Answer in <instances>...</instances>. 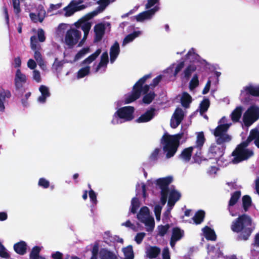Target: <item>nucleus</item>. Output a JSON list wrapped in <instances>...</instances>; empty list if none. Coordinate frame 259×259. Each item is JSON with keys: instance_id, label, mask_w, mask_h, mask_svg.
I'll return each mask as SVG.
<instances>
[{"instance_id": "f257e3e1", "label": "nucleus", "mask_w": 259, "mask_h": 259, "mask_svg": "<svg viewBox=\"0 0 259 259\" xmlns=\"http://www.w3.org/2000/svg\"><path fill=\"white\" fill-rule=\"evenodd\" d=\"M251 218L247 214L239 215L231 225V230L235 233H240L237 237L238 240H247L253 231L251 228Z\"/></svg>"}, {"instance_id": "f03ea898", "label": "nucleus", "mask_w": 259, "mask_h": 259, "mask_svg": "<svg viewBox=\"0 0 259 259\" xmlns=\"http://www.w3.org/2000/svg\"><path fill=\"white\" fill-rule=\"evenodd\" d=\"M183 135V133L173 135H170L167 133L163 134L161 139V143L163 145V151L166 153V158H170L175 155Z\"/></svg>"}, {"instance_id": "7ed1b4c3", "label": "nucleus", "mask_w": 259, "mask_h": 259, "mask_svg": "<svg viewBox=\"0 0 259 259\" xmlns=\"http://www.w3.org/2000/svg\"><path fill=\"white\" fill-rule=\"evenodd\" d=\"M152 77V73L146 74L140 78L133 85L132 91L129 93L125 98V102L126 104L131 103L138 99L142 93L143 94L149 93L151 84H145L146 80Z\"/></svg>"}, {"instance_id": "20e7f679", "label": "nucleus", "mask_w": 259, "mask_h": 259, "mask_svg": "<svg viewBox=\"0 0 259 259\" xmlns=\"http://www.w3.org/2000/svg\"><path fill=\"white\" fill-rule=\"evenodd\" d=\"M249 144L246 140L236 146L232 153V156L234 157L232 161L234 164H237L247 160L253 156V151L247 148Z\"/></svg>"}, {"instance_id": "39448f33", "label": "nucleus", "mask_w": 259, "mask_h": 259, "mask_svg": "<svg viewBox=\"0 0 259 259\" xmlns=\"http://www.w3.org/2000/svg\"><path fill=\"white\" fill-rule=\"evenodd\" d=\"M205 141V139L203 133L202 132H199L197 136L196 144L193 146V147H195V149H197L196 153L193 156L194 163L200 164L202 161H206L208 160V159L203 156L201 151L202 147Z\"/></svg>"}, {"instance_id": "423d86ee", "label": "nucleus", "mask_w": 259, "mask_h": 259, "mask_svg": "<svg viewBox=\"0 0 259 259\" xmlns=\"http://www.w3.org/2000/svg\"><path fill=\"white\" fill-rule=\"evenodd\" d=\"M81 36V32L75 28H70L66 31L64 42L69 48H73L76 45Z\"/></svg>"}, {"instance_id": "0eeeda50", "label": "nucleus", "mask_w": 259, "mask_h": 259, "mask_svg": "<svg viewBox=\"0 0 259 259\" xmlns=\"http://www.w3.org/2000/svg\"><path fill=\"white\" fill-rule=\"evenodd\" d=\"M259 118V107L255 105L250 106L244 113L243 121L246 125H250Z\"/></svg>"}, {"instance_id": "6e6552de", "label": "nucleus", "mask_w": 259, "mask_h": 259, "mask_svg": "<svg viewBox=\"0 0 259 259\" xmlns=\"http://www.w3.org/2000/svg\"><path fill=\"white\" fill-rule=\"evenodd\" d=\"M135 108L133 106H125L118 109L115 113L117 117L124 122L132 121L134 118Z\"/></svg>"}, {"instance_id": "1a4fd4ad", "label": "nucleus", "mask_w": 259, "mask_h": 259, "mask_svg": "<svg viewBox=\"0 0 259 259\" xmlns=\"http://www.w3.org/2000/svg\"><path fill=\"white\" fill-rule=\"evenodd\" d=\"M226 146L212 144L208 150L207 156L209 159H215L217 160L219 159L224 155Z\"/></svg>"}, {"instance_id": "9d476101", "label": "nucleus", "mask_w": 259, "mask_h": 259, "mask_svg": "<svg viewBox=\"0 0 259 259\" xmlns=\"http://www.w3.org/2000/svg\"><path fill=\"white\" fill-rule=\"evenodd\" d=\"M159 8L157 6H155L154 8L142 12L134 16L137 22H143L146 20H149L152 18L155 13L157 12Z\"/></svg>"}, {"instance_id": "9b49d317", "label": "nucleus", "mask_w": 259, "mask_h": 259, "mask_svg": "<svg viewBox=\"0 0 259 259\" xmlns=\"http://www.w3.org/2000/svg\"><path fill=\"white\" fill-rule=\"evenodd\" d=\"M26 81L27 78L26 75L21 72L20 69H18L14 78L16 90L20 91L22 89L23 84L26 82Z\"/></svg>"}, {"instance_id": "f8f14e48", "label": "nucleus", "mask_w": 259, "mask_h": 259, "mask_svg": "<svg viewBox=\"0 0 259 259\" xmlns=\"http://www.w3.org/2000/svg\"><path fill=\"white\" fill-rule=\"evenodd\" d=\"M94 29L95 32L94 42H99L102 40L105 34L106 29L105 24L102 23H98L95 25Z\"/></svg>"}, {"instance_id": "ddd939ff", "label": "nucleus", "mask_w": 259, "mask_h": 259, "mask_svg": "<svg viewBox=\"0 0 259 259\" xmlns=\"http://www.w3.org/2000/svg\"><path fill=\"white\" fill-rule=\"evenodd\" d=\"M155 108H151L138 118L136 120V122L137 123H144L150 121L155 116Z\"/></svg>"}, {"instance_id": "4468645a", "label": "nucleus", "mask_w": 259, "mask_h": 259, "mask_svg": "<svg viewBox=\"0 0 259 259\" xmlns=\"http://www.w3.org/2000/svg\"><path fill=\"white\" fill-rule=\"evenodd\" d=\"M194 149L195 147L193 146L185 148L179 155V158L185 162H189L191 158L192 152Z\"/></svg>"}, {"instance_id": "2eb2a0df", "label": "nucleus", "mask_w": 259, "mask_h": 259, "mask_svg": "<svg viewBox=\"0 0 259 259\" xmlns=\"http://www.w3.org/2000/svg\"><path fill=\"white\" fill-rule=\"evenodd\" d=\"M246 140L249 144L254 140V144L259 148V130L256 128L251 130Z\"/></svg>"}, {"instance_id": "dca6fc26", "label": "nucleus", "mask_w": 259, "mask_h": 259, "mask_svg": "<svg viewBox=\"0 0 259 259\" xmlns=\"http://www.w3.org/2000/svg\"><path fill=\"white\" fill-rule=\"evenodd\" d=\"M11 97V93L10 91L3 89H0V111L4 112L5 111L4 102L6 98H10Z\"/></svg>"}, {"instance_id": "f3484780", "label": "nucleus", "mask_w": 259, "mask_h": 259, "mask_svg": "<svg viewBox=\"0 0 259 259\" xmlns=\"http://www.w3.org/2000/svg\"><path fill=\"white\" fill-rule=\"evenodd\" d=\"M39 91L41 93V96L38 98L37 100L40 103H45L47 98L51 95L49 88L45 85H41L39 88Z\"/></svg>"}, {"instance_id": "a211bd4d", "label": "nucleus", "mask_w": 259, "mask_h": 259, "mask_svg": "<svg viewBox=\"0 0 259 259\" xmlns=\"http://www.w3.org/2000/svg\"><path fill=\"white\" fill-rule=\"evenodd\" d=\"M14 249L17 253L24 255L26 253L27 244L24 241H20L14 245Z\"/></svg>"}, {"instance_id": "6ab92c4d", "label": "nucleus", "mask_w": 259, "mask_h": 259, "mask_svg": "<svg viewBox=\"0 0 259 259\" xmlns=\"http://www.w3.org/2000/svg\"><path fill=\"white\" fill-rule=\"evenodd\" d=\"M172 178L168 176L165 178H159L156 181V184L160 189L168 188L169 185L172 182Z\"/></svg>"}, {"instance_id": "aec40b11", "label": "nucleus", "mask_w": 259, "mask_h": 259, "mask_svg": "<svg viewBox=\"0 0 259 259\" xmlns=\"http://www.w3.org/2000/svg\"><path fill=\"white\" fill-rule=\"evenodd\" d=\"M203 231L205 238L207 240L215 241L217 239V236L213 230L209 227L206 226L203 229Z\"/></svg>"}, {"instance_id": "412c9836", "label": "nucleus", "mask_w": 259, "mask_h": 259, "mask_svg": "<svg viewBox=\"0 0 259 259\" xmlns=\"http://www.w3.org/2000/svg\"><path fill=\"white\" fill-rule=\"evenodd\" d=\"M230 124L228 123L220 124L217 126L213 132L214 137H218L222 134L227 133Z\"/></svg>"}, {"instance_id": "4be33fe9", "label": "nucleus", "mask_w": 259, "mask_h": 259, "mask_svg": "<svg viewBox=\"0 0 259 259\" xmlns=\"http://www.w3.org/2000/svg\"><path fill=\"white\" fill-rule=\"evenodd\" d=\"M109 62V57L107 52L103 53L101 56L100 61L95 68V72H97L103 67H106Z\"/></svg>"}, {"instance_id": "5701e85b", "label": "nucleus", "mask_w": 259, "mask_h": 259, "mask_svg": "<svg viewBox=\"0 0 259 259\" xmlns=\"http://www.w3.org/2000/svg\"><path fill=\"white\" fill-rule=\"evenodd\" d=\"M41 249V247L38 246L33 247L29 254V259H46L39 255Z\"/></svg>"}, {"instance_id": "b1692460", "label": "nucleus", "mask_w": 259, "mask_h": 259, "mask_svg": "<svg viewBox=\"0 0 259 259\" xmlns=\"http://www.w3.org/2000/svg\"><path fill=\"white\" fill-rule=\"evenodd\" d=\"M147 255L149 258H154L158 256L160 253L159 247L154 246H150L147 250Z\"/></svg>"}, {"instance_id": "393cba45", "label": "nucleus", "mask_w": 259, "mask_h": 259, "mask_svg": "<svg viewBox=\"0 0 259 259\" xmlns=\"http://www.w3.org/2000/svg\"><path fill=\"white\" fill-rule=\"evenodd\" d=\"M215 137L217 144L220 145H224V143L230 142L232 139L231 136L227 133Z\"/></svg>"}, {"instance_id": "a878e982", "label": "nucleus", "mask_w": 259, "mask_h": 259, "mask_svg": "<svg viewBox=\"0 0 259 259\" xmlns=\"http://www.w3.org/2000/svg\"><path fill=\"white\" fill-rule=\"evenodd\" d=\"M205 213L203 210H198L193 217L192 219L196 225L200 224L204 220Z\"/></svg>"}, {"instance_id": "bb28decb", "label": "nucleus", "mask_w": 259, "mask_h": 259, "mask_svg": "<svg viewBox=\"0 0 259 259\" xmlns=\"http://www.w3.org/2000/svg\"><path fill=\"white\" fill-rule=\"evenodd\" d=\"M184 235V231L180 228L176 227L172 230V234L171 237L177 241L181 240Z\"/></svg>"}, {"instance_id": "cd10ccee", "label": "nucleus", "mask_w": 259, "mask_h": 259, "mask_svg": "<svg viewBox=\"0 0 259 259\" xmlns=\"http://www.w3.org/2000/svg\"><path fill=\"white\" fill-rule=\"evenodd\" d=\"M242 112V108L241 106L237 107L232 112L231 118L233 122L239 121Z\"/></svg>"}, {"instance_id": "c85d7f7f", "label": "nucleus", "mask_w": 259, "mask_h": 259, "mask_svg": "<svg viewBox=\"0 0 259 259\" xmlns=\"http://www.w3.org/2000/svg\"><path fill=\"white\" fill-rule=\"evenodd\" d=\"M63 11H65L64 16L65 17H70L76 12L75 8L74 6V1H71L69 4L63 8Z\"/></svg>"}, {"instance_id": "c756f323", "label": "nucleus", "mask_w": 259, "mask_h": 259, "mask_svg": "<svg viewBox=\"0 0 259 259\" xmlns=\"http://www.w3.org/2000/svg\"><path fill=\"white\" fill-rule=\"evenodd\" d=\"M191 96L187 92H184L181 99L182 105L185 108L189 107L190 104L192 102Z\"/></svg>"}, {"instance_id": "7c9ffc66", "label": "nucleus", "mask_w": 259, "mask_h": 259, "mask_svg": "<svg viewBox=\"0 0 259 259\" xmlns=\"http://www.w3.org/2000/svg\"><path fill=\"white\" fill-rule=\"evenodd\" d=\"M122 251L126 259H134V253L133 251V246L129 245L125 247L122 248Z\"/></svg>"}, {"instance_id": "2f4dec72", "label": "nucleus", "mask_w": 259, "mask_h": 259, "mask_svg": "<svg viewBox=\"0 0 259 259\" xmlns=\"http://www.w3.org/2000/svg\"><path fill=\"white\" fill-rule=\"evenodd\" d=\"M241 191H236L231 194L230 199L229 201V206H234L238 201L241 197Z\"/></svg>"}, {"instance_id": "473e14b6", "label": "nucleus", "mask_w": 259, "mask_h": 259, "mask_svg": "<svg viewBox=\"0 0 259 259\" xmlns=\"http://www.w3.org/2000/svg\"><path fill=\"white\" fill-rule=\"evenodd\" d=\"M197 67L194 64L189 65L184 70V78L189 79L191 76L192 73L196 71Z\"/></svg>"}, {"instance_id": "72a5a7b5", "label": "nucleus", "mask_w": 259, "mask_h": 259, "mask_svg": "<svg viewBox=\"0 0 259 259\" xmlns=\"http://www.w3.org/2000/svg\"><path fill=\"white\" fill-rule=\"evenodd\" d=\"M245 90L248 95L254 97L259 96V86L258 87H254L252 85L247 86L245 87Z\"/></svg>"}, {"instance_id": "f704fd0d", "label": "nucleus", "mask_w": 259, "mask_h": 259, "mask_svg": "<svg viewBox=\"0 0 259 259\" xmlns=\"http://www.w3.org/2000/svg\"><path fill=\"white\" fill-rule=\"evenodd\" d=\"M142 101L144 104H150L156 97V94L154 92H150L149 93L144 94Z\"/></svg>"}, {"instance_id": "c9c22d12", "label": "nucleus", "mask_w": 259, "mask_h": 259, "mask_svg": "<svg viewBox=\"0 0 259 259\" xmlns=\"http://www.w3.org/2000/svg\"><path fill=\"white\" fill-rule=\"evenodd\" d=\"M210 101L208 98H204L200 103L199 106V112L201 114L206 112L209 107Z\"/></svg>"}, {"instance_id": "e433bc0d", "label": "nucleus", "mask_w": 259, "mask_h": 259, "mask_svg": "<svg viewBox=\"0 0 259 259\" xmlns=\"http://www.w3.org/2000/svg\"><path fill=\"white\" fill-rule=\"evenodd\" d=\"M140 31H134L132 33L127 35L124 38L122 46H125L127 44L132 42L135 38L138 37L140 34Z\"/></svg>"}, {"instance_id": "4c0bfd02", "label": "nucleus", "mask_w": 259, "mask_h": 259, "mask_svg": "<svg viewBox=\"0 0 259 259\" xmlns=\"http://www.w3.org/2000/svg\"><path fill=\"white\" fill-rule=\"evenodd\" d=\"M30 48L33 51H40L41 50V46L38 43L35 35H33L30 37Z\"/></svg>"}, {"instance_id": "58836bf2", "label": "nucleus", "mask_w": 259, "mask_h": 259, "mask_svg": "<svg viewBox=\"0 0 259 259\" xmlns=\"http://www.w3.org/2000/svg\"><path fill=\"white\" fill-rule=\"evenodd\" d=\"M101 49H97L96 52L89 56L88 57H87L86 59H85L83 62V64H90L92 63L93 61H94L100 54L101 53Z\"/></svg>"}, {"instance_id": "ea45409f", "label": "nucleus", "mask_w": 259, "mask_h": 259, "mask_svg": "<svg viewBox=\"0 0 259 259\" xmlns=\"http://www.w3.org/2000/svg\"><path fill=\"white\" fill-rule=\"evenodd\" d=\"M101 259H113V253L105 249H101L100 251Z\"/></svg>"}, {"instance_id": "a19ab883", "label": "nucleus", "mask_w": 259, "mask_h": 259, "mask_svg": "<svg viewBox=\"0 0 259 259\" xmlns=\"http://www.w3.org/2000/svg\"><path fill=\"white\" fill-rule=\"evenodd\" d=\"M140 207V202L136 197H134L131 201V212L135 214Z\"/></svg>"}, {"instance_id": "79ce46f5", "label": "nucleus", "mask_w": 259, "mask_h": 259, "mask_svg": "<svg viewBox=\"0 0 259 259\" xmlns=\"http://www.w3.org/2000/svg\"><path fill=\"white\" fill-rule=\"evenodd\" d=\"M251 198L249 195H244L242 197V204L244 210L246 211L251 205Z\"/></svg>"}, {"instance_id": "37998d69", "label": "nucleus", "mask_w": 259, "mask_h": 259, "mask_svg": "<svg viewBox=\"0 0 259 259\" xmlns=\"http://www.w3.org/2000/svg\"><path fill=\"white\" fill-rule=\"evenodd\" d=\"M170 228V225L168 224L165 225H160L157 227L158 235L160 237H163L168 232Z\"/></svg>"}, {"instance_id": "c03bdc74", "label": "nucleus", "mask_w": 259, "mask_h": 259, "mask_svg": "<svg viewBox=\"0 0 259 259\" xmlns=\"http://www.w3.org/2000/svg\"><path fill=\"white\" fill-rule=\"evenodd\" d=\"M174 118L177 120V123L180 124L184 118V113L181 108H177L174 114Z\"/></svg>"}, {"instance_id": "a18cd8bd", "label": "nucleus", "mask_w": 259, "mask_h": 259, "mask_svg": "<svg viewBox=\"0 0 259 259\" xmlns=\"http://www.w3.org/2000/svg\"><path fill=\"white\" fill-rule=\"evenodd\" d=\"M181 197V193L175 189L171 190L169 194V198L172 200L178 201Z\"/></svg>"}, {"instance_id": "49530a36", "label": "nucleus", "mask_w": 259, "mask_h": 259, "mask_svg": "<svg viewBox=\"0 0 259 259\" xmlns=\"http://www.w3.org/2000/svg\"><path fill=\"white\" fill-rule=\"evenodd\" d=\"M34 58L38 63V65L42 68L45 66V63L42 57L40 51H34Z\"/></svg>"}, {"instance_id": "de8ad7c7", "label": "nucleus", "mask_w": 259, "mask_h": 259, "mask_svg": "<svg viewBox=\"0 0 259 259\" xmlns=\"http://www.w3.org/2000/svg\"><path fill=\"white\" fill-rule=\"evenodd\" d=\"M90 67L89 66H86L85 67L81 68L77 72V78H83L86 75H88L90 73Z\"/></svg>"}, {"instance_id": "09e8293b", "label": "nucleus", "mask_w": 259, "mask_h": 259, "mask_svg": "<svg viewBox=\"0 0 259 259\" xmlns=\"http://www.w3.org/2000/svg\"><path fill=\"white\" fill-rule=\"evenodd\" d=\"M37 10L38 11V17L39 18V21L40 22H42L44 20V18H45L46 17V11L44 9V7L40 5L38 6L37 8Z\"/></svg>"}, {"instance_id": "8fccbe9b", "label": "nucleus", "mask_w": 259, "mask_h": 259, "mask_svg": "<svg viewBox=\"0 0 259 259\" xmlns=\"http://www.w3.org/2000/svg\"><path fill=\"white\" fill-rule=\"evenodd\" d=\"M13 2V7L14 8V12L16 16L19 18V14L20 13L21 10L20 8V1L19 0H12Z\"/></svg>"}, {"instance_id": "3c124183", "label": "nucleus", "mask_w": 259, "mask_h": 259, "mask_svg": "<svg viewBox=\"0 0 259 259\" xmlns=\"http://www.w3.org/2000/svg\"><path fill=\"white\" fill-rule=\"evenodd\" d=\"M199 85L198 76L195 74L194 75L192 79L189 83V88L190 90H193Z\"/></svg>"}, {"instance_id": "603ef678", "label": "nucleus", "mask_w": 259, "mask_h": 259, "mask_svg": "<svg viewBox=\"0 0 259 259\" xmlns=\"http://www.w3.org/2000/svg\"><path fill=\"white\" fill-rule=\"evenodd\" d=\"M89 48H83L81 49L75 55L74 59L75 60H77L82 58L84 55L87 54L89 52Z\"/></svg>"}, {"instance_id": "864d4df0", "label": "nucleus", "mask_w": 259, "mask_h": 259, "mask_svg": "<svg viewBox=\"0 0 259 259\" xmlns=\"http://www.w3.org/2000/svg\"><path fill=\"white\" fill-rule=\"evenodd\" d=\"M160 151V149L158 148H156L154 149V150L152 152L151 155L149 156V159L151 161H155L158 159V155Z\"/></svg>"}, {"instance_id": "5fc2aeb1", "label": "nucleus", "mask_w": 259, "mask_h": 259, "mask_svg": "<svg viewBox=\"0 0 259 259\" xmlns=\"http://www.w3.org/2000/svg\"><path fill=\"white\" fill-rule=\"evenodd\" d=\"M142 223H144L146 226H149L152 229H153L154 227L155 223L153 218L148 217Z\"/></svg>"}, {"instance_id": "6e6d98bb", "label": "nucleus", "mask_w": 259, "mask_h": 259, "mask_svg": "<svg viewBox=\"0 0 259 259\" xmlns=\"http://www.w3.org/2000/svg\"><path fill=\"white\" fill-rule=\"evenodd\" d=\"M89 195L91 201L94 204H96L97 203V194L92 189L89 191Z\"/></svg>"}, {"instance_id": "4d7b16f0", "label": "nucleus", "mask_w": 259, "mask_h": 259, "mask_svg": "<svg viewBox=\"0 0 259 259\" xmlns=\"http://www.w3.org/2000/svg\"><path fill=\"white\" fill-rule=\"evenodd\" d=\"M38 185L45 189L48 188L50 186V182L49 181L47 180L46 179L44 178H40Z\"/></svg>"}, {"instance_id": "13d9d810", "label": "nucleus", "mask_w": 259, "mask_h": 259, "mask_svg": "<svg viewBox=\"0 0 259 259\" xmlns=\"http://www.w3.org/2000/svg\"><path fill=\"white\" fill-rule=\"evenodd\" d=\"M146 236V233L144 232H140L137 234L135 237V241L138 244H140L142 242L144 238Z\"/></svg>"}, {"instance_id": "bf43d9fd", "label": "nucleus", "mask_w": 259, "mask_h": 259, "mask_svg": "<svg viewBox=\"0 0 259 259\" xmlns=\"http://www.w3.org/2000/svg\"><path fill=\"white\" fill-rule=\"evenodd\" d=\"M32 78L36 82L39 83L41 82V78L40 72L37 70H34L33 71Z\"/></svg>"}, {"instance_id": "052dcab7", "label": "nucleus", "mask_w": 259, "mask_h": 259, "mask_svg": "<svg viewBox=\"0 0 259 259\" xmlns=\"http://www.w3.org/2000/svg\"><path fill=\"white\" fill-rule=\"evenodd\" d=\"M37 36L38 40L40 42H44L46 40L45 32L42 28H39L37 30Z\"/></svg>"}, {"instance_id": "680f3d73", "label": "nucleus", "mask_w": 259, "mask_h": 259, "mask_svg": "<svg viewBox=\"0 0 259 259\" xmlns=\"http://www.w3.org/2000/svg\"><path fill=\"white\" fill-rule=\"evenodd\" d=\"M97 3L100 5L98 8L102 11L109 5V0H99Z\"/></svg>"}, {"instance_id": "e2e57ef3", "label": "nucleus", "mask_w": 259, "mask_h": 259, "mask_svg": "<svg viewBox=\"0 0 259 259\" xmlns=\"http://www.w3.org/2000/svg\"><path fill=\"white\" fill-rule=\"evenodd\" d=\"M31 95V92H28L25 95L24 97L21 99V103L24 107H26L28 106V99Z\"/></svg>"}, {"instance_id": "0e129e2a", "label": "nucleus", "mask_w": 259, "mask_h": 259, "mask_svg": "<svg viewBox=\"0 0 259 259\" xmlns=\"http://www.w3.org/2000/svg\"><path fill=\"white\" fill-rule=\"evenodd\" d=\"M185 66V62L184 61H182L181 62H180L177 66H176L174 73V75L175 76H176V75L178 74V73L183 68H184Z\"/></svg>"}, {"instance_id": "69168bd1", "label": "nucleus", "mask_w": 259, "mask_h": 259, "mask_svg": "<svg viewBox=\"0 0 259 259\" xmlns=\"http://www.w3.org/2000/svg\"><path fill=\"white\" fill-rule=\"evenodd\" d=\"M92 26L91 23L88 22L87 20L81 26V29L84 32H89Z\"/></svg>"}, {"instance_id": "338daca9", "label": "nucleus", "mask_w": 259, "mask_h": 259, "mask_svg": "<svg viewBox=\"0 0 259 259\" xmlns=\"http://www.w3.org/2000/svg\"><path fill=\"white\" fill-rule=\"evenodd\" d=\"M162 75H159L156 76L155 78H154L152 83H151V87L155 88L156 86H157L159 83L160 82L161 79H162Z\"/></svg>"}, {"instance_id": "774afa93", "label": "nucleus", "mask_w": 259, "mask_h": 259, "mask_svg": "<svg viewBox=\"0 0 259 259\" xmlns=\"http://www.w3.org/2000/svg\"><path fill=\"white\" fill-rule=\"evenodd\" d=\"M251 245L254 247L259 248V233L255 235L253 242Z\"/></svg>"}]
</instances>
